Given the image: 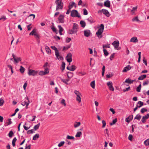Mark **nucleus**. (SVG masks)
I'll use <instances>...</instances> for the list:
<instances>
[{"instance_id":"nucleus-20","label":"nucleus","mask_w":149,"mask_h":149,"mask_svg":"<svg viewBox=\"0 0 149 149\" xmlns=\"http://www.w3.org/2000/svg\"><path fill=\"white\" fill-rule=\"evenodd\" d=\"M74 6L75 8H76L77 7L76 4L73 1H72L71 2V4L70 5L68 6V8L69 9V10H71V9Z\"/></svg>"},{"instance_id":"nucleus-3","label":"nucleus","mask_w":149,"mask_h":149,"mask_svg":"<svg viewBox=\"0 0 149 149\" xmlns=\"http://www.w3.org/2000/svg\"><path fill=\"white\" fill-rule=\"evenodd\" d=\"M55 3L56 4V11L59 9L62 10L63 9V3L62 2V0H56Z\"/></svg>"},{"instance_id":"nucleus-60","label":"nucleus","mask_w":149,"mask_h":149,"mask_svg":"<svg viewBox=\"0 0 149 149\" xmlns=\"http://www.w3.org/2000/svg\"><path fill=\"white\" fill-rule=\"evenodd\" d=\"M65 143V142L64 141H61L60 143L58 145V146L59 147H61L63 146Z\"/></svg>"},{"instance_id":"nucleus-38","label":"nucleus","mask_w":149,"mask_h":149,"mask_svg":"<svg viewBox=\"0 0 149 149\" xmlns=\"http://www.w3.org/2000/svg\"><path fill=\"white\" fill-rule=\"evenodd\" d=\"M90 85L94 89L95 88V81H93L91 82L90 83Z\"/></svg>"},{"instance_id":"nucleus-6","label":"nucleus","mask_w":149,"mask_h":149,"mask_svg":"<svg viewBox=\"0 0 149 149\" xmlns=\"http://www.w3.org/2000/svg\"><path fill=\"white\" fill-rule=\"evenodd\" d=\"M102 12L103 14L105 15L107 17H109L110 16L109 12L108 10L105 9H102V10H100L98 11V13H99Z\"/></svg>"},{"instance_id":"nucleus-61","label":"nucleus","mask_w":149,"mask_h":149,"mask_svg":"<svg viewBox=\"0 0 149 149\" xmlns=\"http://www.w3.org/2000/svg\"><path fill=\"white\" fill-rule=\"evenodd\" d=\"M83 14L84 15H86L88 14V12L85 8L83 9Z\"/></svg>"},{"instance_id":"nucleus-37","label":"nucleus","mask_w":149,"mask_h":149,"mask_svg":"<svg viewBox=\"0 0 149 149\" xmlns=\"http://www.w3.org/2000/svg\"><path fill=\"white\" fill-rule=\"evenodd\" d=\"M141 115L139 114H138L136 115V116L135 117L134 119H136L138 120H140L141 118Z\"/></svg>"},{"instance_id":"nucleus-10","label":"nucleus","mask_w":149,"mask_h":149,"mask_svg":"<svg viewBox=\"0 0 149 149\" xmlns=\"http://www.w3.org/2000/svg\"><path fill=\"white\" fill-rule=\"evenodd\" d=\"M12 56L13 58L14 63L15 64L18 63L19 61L20 62L21 61L22 59L20 57H16V56L14 54H13Z\"/></svg>"},{"instance_id":"nucleus-29","label":"nucleus","mask_w":149,"mask_h":149,"mask_svg":"<svg viewBox=\"0 0 149 149\" xmlns=\"http://www.w3.org/2000/svg\"><path fill=\"white\" fill-rule=\"evenodd\" d=\"M45 50L47 54H51V49L50 48L47 46L45 47Z\"/></svg>"},{"instance_id":"nucleus-58","label":"nucleus","mask_w":149,"mask_h":149,"mask_svg":"<svg viewBox=\"0 0 149 149\" xmlns=\"http://www.w3.org/2000/svg\"><path fill=\"white\" fill-rule=\"evenodd\" d=\"M77 123L76 124H74V126L75 128H76L79 126H80L81 125V123L80 122H76Z\"/></svg>"},{"instance_id":"nucleus-11","label":"nucleus","mask_w":149,"mask_h":149,"mask_svg":"<svg viewBox=\"0 0 149 149\" xmlns=\"http://www.w3.org/2000/svg\"><path fill=\"white\" fill-rule=\"evenodd\" d=\"M64 15L61 14L59 16L58 18V20L59 23H64Z\"/></svg>"},{"instance_id":"nucleus-21","label":"nucleus","mask_w":149,"mask_h":149,"mask_svg":"<svg viewBox=\"0 0 149 149\" xmlns=\"http://www.w3.org/2000/svg\"><path fill=\"white\" fill-rule=\"evenodd\" d=\"M130 41L131 42H133L135 43L138 42V40L137 37H133L131 39Z\"/></svg>"},{"instance_id":"nucleus-4","label":"nucleus","mask_w":149,"mask_h":149,"mask_svg":"<svg viewBox=\"0 0 149 149\" xmlns=\"http://www.w3.org/2000/svg\"><path fill=\"white\" fill-rule=\"evenodd\" d=\"M51 48L55 51V55L58 60L60 59L63 60V57L60 55L58 51L55 46H51Z\"/></svg>"},{"instance_id":"nucleus-26","label":"nucleus","mask_w":149,"mask_h":149,"mask_svg":"<svg viewBox=\"0 0 149 149\" xmlns=\"http://www.w3.org/2000/svg\"><path fill=\"white\" fill-rule=\"evenodd\" d=\"M65 63L64 62H63L61 67V69L62 71V72H63L65 69Z\"/></svg>"},{"instance_id":"nucleus-36","label":"nucleus","mask_w":149,"mask_h":149,"mask_svg":"<svg viewBox=\"0 0 149 149\" xmlns=\"http://www.w3.org/2000/svg\"><path fill=\"white\" fill-rule=\"evenodd\" d=\"M138 105V107L139 108L141 107L143 105V103L141 101H139L137 104Z\"/></svg>"},{"instance_id":"nucleus-41","label":"nucleus","mask_w":149,"mask_h":149,"mask_svg":"<svg viewBox=\"0 0 149 149\" xmlns=\"http://www.w3.org/2000/svg\"><path fill=\"white\" fill-rule=\"evenodd\" d=\"M148 111V110L146 108H143L141 109L140 112L142 113L143 114L145 112L147 111Z\"/></svg>"},{"instance_id":"nucleus-57","label":"nucleus","mask_w":149,"mask_h":149,"mask_svg":"<svg viewBox=\"0 0 149 149\" xmlns=\"http://www.w3.org/2000/svg\"><path fill=\"white\" fill-rule=\"evenodd\" d=\"M44 72L46 74H47L49 73V69L48 68H46L45 69Z\"/></svg>"},{"instance_id":"nucleus-51","label":"nucleus","mask_w":149,"mask_h":149,"mask_svg":"<svg viewBox=\"0 0 149 149\" xmlns=\"http://www.w3.org/2000/svg\"><path fill=\"white\" fill-rule=\"evenodd\" d=\"M7 121H8L7 122H6V123L7 124V125H10L12 123V122L11 121V118L8 119Z\"/></svg>"},{"instance_id":"nucleus-55","label":"nucleus","mask_w":149,"mask_h":149,"mask_svg":"<svg viewBox=\"0 0 149 149\" xmlns=\"http://www.w3.org/2000/svg\"><path fill=\"white\" fill-rule=\"evenodd\" d=\"M59 29V31L63 32L64 29L63 27L60 25H58V26Z\"/></svg>"},{"instance_id":"nucleus-64","label":"nucleus","mask_w":149,"mask_h":149,"mask_svg":"<svg viewBox=\"0 0 149 149\" xmlns=\"http://www.w3.org/2000/svg\"><path fill=\"white\" fill-rule=\"evenodd\" d=\"M71 40V39L70 38L67 37L66 39L65 42L67 43H69Z\"/></svg>"},{"instance_id":"nucleus-49","label":"nucleus","mask_w":149,"mask_h":149,"mask_svg":"<svg viewBox=\"0 0 149 149\" xmlns=\"http://www.w3.org/2000/svg\"><path fill=\"white\" fill-rule=\"evenodd\" d=\"M137 8V7H134L131 10V12L132 13V15H133L134 14V12L136 10Z\"/></svg>"},{"instance_id":"nucleus-24","label":"nucleus","mask_w":149,"mask_h":149,"mask_svg":"<svg viewBox=\"0 0 149 149\" xmlns=\"http://www.w3.org/2000/svg\"><path fill=\"white\" fill-rule=\"evenodd\" d=\"M65 138H63L64 139H65V140L70 139V140H74V136H70L69 135H67L66 137H65Z\"/></svg>"},{"instance_id":"nucleus-59","label":"nucleus","mask_w":149,"mask_h":149,"mask_svg":"<svg viewBox=\"0 0 149 149\" xmlns=\"http://www.w3.org/2000/svg\"><path fill=\"white\" fill-rule=\"evenodd\" d=\"M143 63L144 64H145V65L146 66H147V61H146V59L144 57H143Z\"/></svg>"},{"instance_id":"nucleus-2","label":"nucleus","mask_w":149,"mask_h":149,"mask_svg":"<svg viewBox=\"0 0 149 149\" xmlns=\"http://www.w3.org/2000/svg\"><path fill=\"white\" fill-rule=\"evenodd\" d=\"M37 29H34L31 32L29 33V35L34 36L35 38H36L37 40L39 43L40 41V34L36 32Z\"/></svg>"},{"instance_id":"nucleus-46","label":"nucleus","mask_w":149,"mask_h":149,"mask_svg":"<svg viewBox=\"0 0 149 149\" xmlns=\"http://www.w3.org/2000/svg\"><path fill=\"white\" fill-rule=\"evenodd\" d=\"M60 79L61 81L63 82L65 84L67 85H68L69 84L65 80V79H63L62 78H61Z\"/></svg>"},{"instance_id":"nucleus-9","label":"nucleus","mask_w":149,"mask_h":149,"mask_svg":"<svg viewBox=\"0 0 149 149\" xmlns=\"http://www.w3.org/2000/svg\"><path fill=\"white\" fill-rule=\"evenodd\" d=\"M72 55L71 53L69 52L67 54L66 57V60L69 63V65L70 64V63L72 61Z\"/></svg>"},{"instance_id":"nucleus-23","label":"nucleus","mask_w":149,"mask_h":149,"mask_svg":"<svg viewBox=\"0 0 149 149\" xmlns=\"http://www.w3.org/2000/svg\"><path fill=\"white\" fill-rule=\"evenodd\" d=\"M66 74H67V77L68 78H71L73 76V74L70 72H68L66 73Z\"/></svg>"},{"instance_id":"nucleus-19","label":"nucleus","mask_w":149,"mask_h":149,"mask_svg":"<svg viewBox=\"0 0 149 149\" xmlns=\"http://www.w3.org/2000/svg\"><path fill=\"white\" fill-rule=\"evenodd\" d=\"M131 68V66L130 65H128L124 68L122 72H126L127 71L130 70Z\"/></svg>"},{"instance_id":"nucleus-17","label":"nucleus","mask_w":149,"mask_h":149,"mask_svg":"<svg viewBox=\"0 0 149 149\" xmlns=\"http://www.w3.org/2000/svg\"><path fill=\"white\" fill-rule=\"evenodd\" d=\"M104 6L110 8L111 6L110 2L109 0H107L104 2Z\"/></svg>"},{"instance_id":"nucleus-33","label":"nucleus","mask_w":149,"mask_h":149,"mask_svg":"<svg viewBox=\"0 0 149 149\" xmlns=\"http://www.w3.org/2000/svg\"><path fill=\"white\" fill-rule=\"evenodd\" d=\"M78 27V25L75 23H73V26L72 27V29L74 30H77V27Z\"/></svg>"},{"instance_id":"nucleus-13","label":"nucleus","mask_w":149,"mask_h":149,"mask_svg":"<svg viewBox=\"0 0 149 149\" xmlns=\"http://www.w3.org/2000/svg\"><path fill=\"white\" fill-rule=\"evenodd\" d=\"M26 118H28L29 117L30 118H32V119H26V120H27L28 121H33L35 120V118H36V116H32L31 115H29L26 116Z\"/></svg>"},{"instance_id":"nucleus-42","label":"nucleus","mask_w":149,"mask_h":149,"mask_svg":"<svg viewBox=\"0 0 149 149\" xmlns=\"http://www.w3.org/2000/svg\"><path fill=\"white\" fill-rule=\"evenodd\" d=\"M7 66L8 68L10 69L11 71V74H12L14 73V72L13 70V66L9 64Z\"/></svg>"},{"instance_id":"nucleus-28","label":"nucleus","mask_w":149,"mask_h":149,"mask_svg":"<svg viewBox=\"0 0 149 149\" xmlns=\"http://www.w3.org/2000/svg\"><path fill=\"white\" fill-rule=\"evenodd\" d=\"M88 21L90 22L91 24L94 23L95 22V21L93 19L92 17H89L87 19Z\"/></svg>"},{"instance_id":"nucleus-63","label":"nucleus","mask_w":149,"mask_h":149,"mask_svg":"<svg viewBox=\"0 0 149 149\" xmlns=\"http://www.w3.org/2000/svg\"><path fill=\"white\" fill-rule=\"evenodd\" d=\"M144 143L146 146L149 145V140H145V141L144 142Z\"/></svg>"},{"instance_id":"nucleus-30","label":"nucleus","mask_w":149,"mask_h":149,"mask_svg":"<svg viewBox=\"0 0 149 149\" xmlns=\"http://www.w3.org/2000/svg\"><path fill=\"white\" fill-rule=\"evenodd\" d=\"M80 24L81 27L84 28L86 26V24L85 22L83 20H81L80 22Z\"/></svg>"},{"instance_id":"nucleus-52","label":"nucleus","mask_w":149,"mask_h":149,"mask_svg":"<svg viewBox=\"0 0 149 149\" xmlns=\"http://www.w3.org/2000/svg\"><path fill=\"white\" fill-rule=\"evenodd\" d=\"M4 103V101L2 98H0V106H2Z\"/></svg>"},{"instance_id":"nucleus-53","label":"nucleus","mask_w":149,"mask_h":149,"mask_svg":"<svg viewBox=\"0 0 149 149\" xmlns=\"http://www.w3.org/2000/svg\"><path fill=\"white\" fill-rule=\"evenodd\" d=\"M39 74L41 76L45 75H46L44 72V71L42 70L39 72Z\"/></svg>"},{"instance_id":"nucleus-15","label":"nucleus","mask_w":149,"mask_h":149,"mask_svg":"<svg viewBox=\"0 0 149 149\" xmlns=\"http://www.w3.org/2000/svg\"><path fill=\"white\" fill-rule=\"evenodd\" d=\"M112 45L114 47V48H117L119 46V43L118 40H115L112 43Z\"/></svg>"},{"instance_id":"nucleus-56","label":"nucleus","mask_w":149,"mask_h":149,"mask_svg":"<svg viewBox=\"0 0 149 149\" xmlns=\"http://www.w3.org/2000/svg\"><path fill=\"white\" fill-rule=\"evenodd\" d=\"M149 84V80H147L144 81L143 83V85L145 86L148 84Z\"/></svg>"},{"instance_id":"nucleus-40","label":"nucleus","mask_w":149,"mask_h":149,"mask_svg":"<svg viewBox=\"0 0 149 149\" xmlns=\"http://www.w3.org/2000/svg\"><path fill=\"white\" fill-rule=\"evenodd\" d=\"M141 85L140 84L136 88V91L139 92L141 91Z\"/></svg>"},{"instance_id":"nucleus-27","label":"nucleus","mask_w":149,"mask_h":149,"mask_svg":"<svg viewBox=\"0 0 149 149\" xmlns=\"http://www.w3.org/2000/svg\"><path fill=\"white\" fill-rule=\"evenodd\" d=\"M132 80L130 79L129 78L126 79L125 80V82L129 84H132L133 83Z\"/></svg>"},{"instance_id":"nucleus-47","label":"nucleus","mask_w":149,"mask_h":149,"mask_svg":"<svg viewBox=\"0 0 149 149\" xmlns=\"http://www.w3.org/2000/svg\"><path fill=\"white\" fill-rule=\"evenodd\" d=\"M70 68V71H74L76 69V67L75 65H71Z\"/></svg>"},{"instance_id":"nucleus-50","label":"nucleus","mask_w":149,"mask_h":149,"mask_svg":"<svg viewBox=\"0 0 149 149\" xmlns=\"http://www.w3.org/2000/svg\"><path fill=\"white\" fill-rule=\"evenodd\" d=\"M82 134V132H77L75 135L76 137H79Z\"/></svg>"},{"instance_id":"nucleus-32","label":"nucleus","mask_w":149,"mask_h":149,"mask_svg":"<svg viewBox=\"0 0 149 149\" xmlns=\"http://www.w3.org/2000/svg\"><path fill=\"white\" fill-rule=\"evenodd\" d=\"M7 19L6 16L5 15H2L0 18V21H2L3 22L4 21Z\"/></svg>"},{"instance_id":"nucleus-34","label":"nucleus","mask_w":149,"mask_h":149,"mask_svg":"<svg viewBox=\"0 0 149 149\" xmlns=\"http://www.w3.org/2000/svg\"><path fill=\"white\" fill-rule=\"evenodd\" d=\"M30 102H27L26 101H24L21 103V104L23 105V106H24L26 105V107H28L29 104Z\"/></svg>"},{"instance_id":"nucleus-25","label":"nucleus","mask_w":149,"mask_h":149,"mask_svg":"<svg viewBox=\"0 0 149 149\" xmlns=\"http://www.w3.org/2000/svg\"><path fill=\"white\" fill-rule=\"evenodd\" d=\"M146 77V74H143L139 77L138 78V80H142L145 79Z\"/></svg>"},{"instance_id":"nucleus-45","label":"nucleus","mask_w":149,"mask_h":149,"mask_svg":"<svg viewBox=\"0 0 149 149\" xmlns=\"http://www.w3.org/2000/svg\"><path fill=\"white\" fill-rule=\"evenodd\" d=\"M39 137V135L38 134H36L34 135L33 138V140H36Z\"/></svg>"},{"instance_id":"nucleus-22","label":"nucleus","mask_w":149,"mask_h":149,"mask_svg":"<svg viewBox=\"0 0 149 149\" xmlns=\"http://www.w3.org/2000/svg\"><path fill=\"white\" fill-rule=\"evenodd\" d=\"M77 32V30H74L72 29L69 30L68 32V33L70 34H72L76 33Z\"/></svg>"},{"instance_id":"nucleus-35","label":"nucleus","mask_w":149,"mask_h":149,"mask_svg":"<svg viewBox=\"0 0 149 149\" xmlns=\"http://www.w3.org/2000/svg\"><path fill=\"white\" fill-rule=\"evenodd\" d=\"M103 52L104 56H107L109 54V52H108L107 49H103Z\"/></svg>"},{"instance_id":"nucleus-39","label":"nucleus","mask_w":149,"mask_h":149,"mask_svg":"<svg viewBox=\"0 0 149 149\" xmlns=\"http://www.w3.org/2000/svg\"><path fill=\"white\" fill-rule=\"evenodd\" d=\"M25 68L22 66H21L19 69V71L22 73H23L25 71Z\"/></svg>"},{"instance_id":"nucleus-1","label":"nucleus","mask_w":149,"mask_h":149,"mask_svg":"<svg viewBox=\"0 0 149 149\" xmlns=\"http://www.w3.org/2000/svg\"><path fill=\"white\" fill-rule=\"evenodd\" d=\"M99 28L96 33V35L99 38L102 37V33L104 31V25L103 24H101L99 26Z\"/></svg>"},{"instance_id":"nucleus-18","label":"nucleus","mask_w":149,"mask_h":149,"mask_svg":"<svg viewBox=\"0 0 149 149\" xmlns=\"http://www.w3.org/2000/svg\"><path fill=\"white\" fill-rule=\"evenodd\" d=\"M133 119V115H130L128 117L125 119V121L128 123H129Z\"/></svg>"},{"instance_id":"nucleus-44","label":"nucleus","mask_w":149,"mask_h":149,"mask_svg":"<svg viewBox=\"0 0 149 149\" xmlns=\"http://www.w3.org/2000/svg\"><path fill=\"white\" fill-rule=\"evenodd\" d=\"M14 135V133L12 130L10 131L8 134V135L10 137H12Z\"/></svg>"},{"instance_id":"nucleus-31","label":"nucleus","mask_w":149,"mask_h":149,"mask_svg":"<svg viewBox=\"0 0 149 149\" xmlns=\"http://www.w3.org/2000/svg\"><path fill=\"white\" fill-rule=\"evenodd\" d=\"M117 121V118L113 119L112 121V122L110 123L109 124L110 125H112L115 124L116 123Z\"/></svg>"},{"instance_id":"nucleus-12","label":"nucleus","mask_w":149,"mask_h":149,"mask_svg":"<svg viewBox=\"0 0 149 149\" xmlns=\"http://www.w3.org/2000/svg\"><path fill=\"white\" fill-rule=\"evenodd\" d=\"M149 118V113H147L145 116H143L141 120V122L143 123H145L146 122V120Z\"/></svg>"},{"instance_id":"nucleus-16","label":"nucleus","mask_w":149,"mask_h":149,"mask_svg":"<svg viewBox=\"0 0 149 149\" xmlns=\"http://www.w3.org/2000/svg\"><path fill=\"white\" fill-rule=\"evenodd\" d=\"M50 28L53 32L55 33L56 34L58 33L57 30L54 26L53 23H52V25L50 26Z\"/></svg>"},{"instance_id":"nucleus-7","label":"nucleus","mask_w":149,"mask_h":149,"mask_svg":"<svg viewBox=\"0 0 149 149\" xmlns=\"http://www.w3.org/2000/svg\"><path fill=\"white\" fill-rule=\"evenodd\" d=\"M74 93L77 95L76 100L79 102H81V93L77 90H75L74 91Z\"/></svg>"},{"instance_id":"nucleus-14","label":"nucleus","mask_w":149,"mask_h":149,"mask_svg":"<svg viewBox=\"0 0 149 149\" xmlns=\"http://www.w3.org/2000/svg\"><path fill=\"white\" fill-rule=\"evenodd\" d=\"M91 33L90 31L89 30H86L84 31V35L86 37H89Z\"/></svg>"},{"instance_id":"nucleus-62","label":"nucleus","mask_w":149,"mask_h":149,"mask_svg":"<svg viewBox=\"0 0 149 149\" xmlns=\"http://www.w3.org/2000/svg\"><path fill=\"white\" fill-rule=\"evenodd\" d=\"M113 76V75L112 74H108L106 75V77L107 78H111V77H112Z\"/></svg>"},{"instance_id":"nucleus-43","label":"nucleus","mask_w":149,"mask_h":149,"mask_svg":"<svg viewBox=\"0 0 149 149\" xmlns=\"http://www.w3.org/2000/svg\"><path fill=\"white\" fill-rule=\"evenodd\" d=\"M40 124V123H39L37 124L34 126L33 129L35 130H37L39 128Z\"/></svg>"},{"instance_id":"nucleus-8","label":"nucleus","mask_w":149,"mask_h":149,"mask_svg":"<svg viewBox=\"0 0 149 149\" xmlns=\"http://www.w3.org/2000/svg\"><path fill=\"white\" fill-rule=\"evenodd\" d=\"M38 73V72L37 71H36L32 69H29L28 70V74L29 76H35Z\"/></svg>"},{"instance_id":"nucleus-54","label":"nucleus","mask_w":149,"mask_h":149,"mask_svg":"<svg viewBox=\"0 0 149 149\" xmlns=\"http://www.w3.org/2000/svg\"><path fill=\"white\" fill-rule=\"evenodd\" d=\"M110 45L109 44H107L106 45H103L102 47L103 49H105V48H109L110 47Z\"/></svg>"},{"instance_id":"nucleus-48","label":"nucleus","mask_w":149,"mask_h":149,"mask_svg":"<svg viewBox=\"0 0 149 149\" xmlns=\"http://www.w3.org/2000/svg\"><path fill=\"white\" fill-rule=\"evenodd\" d=\"M71 44H70V45H68V46H67L66 47H65L64 46L63 47V50L64 51L65 50H66L67 49H68L70 48L71 47Z\"/></svg>"},{"instance_id":"nucleus-5","label":"nucleus","mask_w":149,"mask_h":149,"mask_svg":"<svg viewBox=\"0 0 149 149\" xmlns=\"http://www.w3.org/2000/svg\"><path fill=\"white\" fill-rule=\"evenodd\" d=\"M70 16L72 17H78L79 18L81 17L78 11L75 10H73L71 11Z\"/></svg>"}]
</instances>
